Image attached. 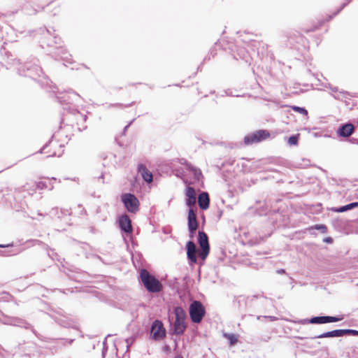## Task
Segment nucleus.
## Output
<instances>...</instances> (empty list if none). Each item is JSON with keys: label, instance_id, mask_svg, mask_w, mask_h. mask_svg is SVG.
<instances>
[{"label": "nucleus", "instance_id": "34", "mask_svg": "<svg viewBox=\"0 0 358 358\" xmlns=\"http://www.w3.org/2000/svg\"><path fill=\"white\" fill-rule=\"evenodd\" d=\"M47 147H48L47 145L43 147V148L41 150V152L46 153L47 152L45 151V149L47 148Z\"/></svg>", "mask_w": 358, "mask_h": 358}, {"label": "nucleus", "instance_id": "4", "mask_svg": "<svg viewBox=\"0 0 358 358\" xmlns=\"http://www.w3.org/2000/svg\"><path fill=\"white\" fill-rule=\"evenodd\" d=\"M150 331L152 339L155 341L162 339L166 336V330L163 326V324L158 320H156L153 322Z\"/></svg>", "mask_w": 358, "mask_h": 358}, {"label": "nucleus", "instance_id": "1", "mask_svg": "<svg viewBox=\"0 0 358 358\" xmlns=\"http://www.w3.org/2000/svg\"><path fill=\"white\" fill-rule=\"evenodd\" d=\"M141 280L148 289L150 292H158L162 290V285L160 282L154 276L151 275L145 269H142L140 272Z\"/></svg>", "mask_w": 358, "mask_h": 358}, {"label": "nucleus", "instance_id": "23", "mask_svg": "<svg viewBox=\"0 0 358 358\" xmlns=\"http://www.w3.org/2000/svg\"><path fill=\"white\" fill-rule=\"evenodd\" d=\"M210 251V248H201V250L199 252V257L204 260L208 256Z\"/></svg>", "mask_w": 358, "mask_h": 358}, {"label": "nucleus", "instance_id": "6", "mask_svg": "<svg viewBox=\"0 0 358 358\" xmlns=\"http://www.w3.org/2000/svg\"><path fill=\"white\" fill-rule=\"evenodd\" d=\"M188 229L191 236L195 233L198 227V222L196 220V215L194 208H189L188 211Z\"/></svg>", "mask_w": 358, "mask_h": 358}, {"label": "nucleus", "instance_id": "35", "mask_svg": "<svg viewBox=\"0 0 358 358\" xmlns=\"http://www.w3.org/2000/svg\"><path fill=\"white\" fill-rule=\"evenodd\" d=\"M8 246H9V245H0V248H6V247H8Z\"/></svg>", "mask_w": 358, "mask_h": 358}, {"label": "nucleus", "instance_id": "14", "mask_svg": "<svg viewBox=\"0 0 358 358\" xmlns=\"http://www.w3.org/2000/svg\"><path fill=\"white\" fill-rule=\"evenodd\" d=\"M186 327L185 320H176L173 324V333L177 335H182Z\"/></svg>", "mask_w": 358, "mask_h": 358}, {"label": "nucleus", "instance_id": "28", "mask_svg": "<svg viewBox=\"0 0 358 358\" xmlns=\"http://www.w3.org/2000/svg\"><path fill=\"white\" fill-rule=\"evenodd\" d=\"M67 94L70 95L69 98L71 99V101H76V99L80 97L78 94L75 93L72 90L68 91Z\"/></svg>", "mask_w": 358, "mask_h": 358}, {"label": "nucleus", "instance_id": "7", "mask_svg": "<svg viewBox=\"0 0 358 358\" xmlns=\"http://www.w3.org/2000/svg\"><path fill=\"white\" fill-rule=\"evenodd\" d=\"M186 205L189 208H194L196 202V192L192 187H187L185 191Z\"/></svg>", "mask_w": 358, "mask_h": 358}, {"label": "nucleus", "instance_id": "16", "mask_svg": "<svg viewBox=\"0 0 358 358\" xmlns=\"http://www.w3.org/2000/svg\"><path fill=\"white\" fill-rule=\"evenodd\" d=\"M198 242L201 248H210L208 236L203 231H199Z\"/></svg>", "mask_w": 358, "mask_h": 358}, {"label": "nucleus", "instance_id": "20", "mask_svg": "<svg viewBox=\"0 0 358 358\" xmlns=\"http://www.w3.org/2000/svg\"><path fill=\"white\" fill-rule=\"evenodd\" d=\"M351 209H352L351 204L349 203L345 206H341L339 208H335L333 209V211L337 212V213H343V212H345V211L351 210Z\"/></svg>", "mask_w": 358, "mask_h": 358}, {"label": "nucleus", "instance_id": "3", "mask_svg": "<svg viewBox=\"0 0 358 358\" xmlns=\"http://www.w3.org/2000/svg\"><path fill=\"white\" fill-rule=\"evenodd\" d=\"M122 201L127 210L132 213H136L139 209V201L132 194L127 193L122 195Z\"/></svg>", "mask_w": 358, "mask_h": 358}, {"label": "nucleus", "instance_id": "31", "mask_svg": "<svg viewBox=\"0 0 358 358\" xmlns=\"http://www.w3.org/2000/svg\"><path fill=\"white\" fill-rule=\"evenodd\" d=\"M126 343H127V349L129 348L130 345H131L132 343V340L131 338H127L126 339Z\"/></svg>", "mask_w": 358, "mask_h": 358}, {"label": "nucleus", "instance_id": "5", "mask_svg": "<svg viewBox=\"0 0 358 358\" xmlns=\"http://www.w3.org/2000/svg\"><path fill=\"white\" fill-rule=\"evenodd\" d=\"M268 136L269 133L268 131L265 130H259L246 136L244 138V142L246 145L258 143L266 139Z\"/></svg>", "mask_w": 358, "mask_h": 358}, {"label": "nucleus", "instance_id": "13", "mask_svg": "<svg viewBox=\"0 0 358 358\" xmlns=\"http://www.w3.org/2000/svg\"><path fill=\"white\" fill-rule=\"evenodd\" d=\"M199 206L201 209L206 210L209 207L210 199L207 192H201L198 197Z\"/></svg>", "mask_w": 358, "mask_h": 358}, {"label": "nucleus", "instance_id": "22", "mask_svg": "<svg viewBox=\"0 0 358 358\" xmlns=\"http://www.w3.org/2000/svg\"><path fill=\"white\" fill-rule=\"evenodd\" d=\"M35 185H36V188L38 189H46V188L52 189V187H48V185L45 181H39V182H36Z\"/></svg>", "mask_w": 358, "mask_h": 358}, {"label": "nucleus", "instance_id": "15", "mask_svg": "<svg viewBox=\"0 0 358 358\" xmlns=\"http://www.w3.org/2000/svg\"><path fill=\"white\" fill-rule=\"evenodd\" d=\"M343 336V329H336L331 331L325 332L320 334L315 338H331V337H341Z\"/></svg>", "mask_w": 358, "mask_h": 358}, {"label": "nucleus", "instance_id": "36", "mask_svg": "<svg viewBox=\"0 0 358 358\" xmlns=\"http://www.w3.org/2000/svg\"><path fill=\"white\" fill-rule=\"evenodd\" d=\"M55 155H56V154L54 152V153H52V154H51V155H49L48 156H49V157H50V156L53 157V156H55Z\"/></svg>", "mask_w": 358, "mask_h": 358}, {"label": "nucleus", "instance_id": "11", "mask_svg": "<svg viewBox=\"0 0 358 358\" xmlns=\"http://www.w3.org/2000/svg\"><path fill=\"white\" fill-rule=\"evenodd\" d=\"M180 164L186 166L187 170L189 171L194 175V179L199 180L202 177L201 171L199 169L194 167L191 164L188 163L185 159H182L180 160Z\"/></svg>", "mask_w": 358, "mask_h": 358}, {"label": "nucleus", "instance_id": "39", "mask_svg": "<svg viewBox=\"0 0 358 358\" xmlns=\"http://www.w3.org/2000/svg\"><path fill=\"white\" fill-rule=\"evenodd\" d=\"M25 76H31V73L25 74Z\"/></svg>", "mask_w": 358, "mask_h": 358}, {"label": "nucleus", "instance_id": "12", "mask_svg": "<svg viewBox=\"0 0 358 358\" xmlns=\"http://www.w3.org/2000/svg\"><path fill=\"white\" fill-rule=\"evenodd\" d=\"M138 171L145 182L148 183L152 182V174L144 165L140 164L138 167Z\"/></svg>", "mask_w": 358, "mask_h": 358}, {"label": "nucleus", "instance_id": "24", "mask_svg": "<svg viewBox=\"0 0 358 358\" xmlns=\"http://www.w3.org/2000/svg\"><path fill=\"white\" fill-rule=\"evenodd\" d=\"M292 109L294 111L299 112L301 114L303 115H307L308 112L304 108L299 107V106H292Z\"/></svg>", "mask_w": 358, "mask_h": 358}, {"label": "nucleus", "instance_id": "33", "mask_svg": "<svg viewBox=\"0 0 358 358\" xmlns=\"http://www.w3.org/2000/svg\"><path fill=\"white\" fill-rule=\"evenodd\" d=\"M324 241L327 242V243H331L332 242V239H331V238L329 237V238H325Z\"/></svg>", "mask_w": 358, "mask_h": 358}, {"label": "nucleus", "instance_id": "21", "mask_svg": "<svg viewBox=\"0 0 358 358\" xmlns=\"http://www.w3.org/2000/svg\"><path fill=\"white\" fill-rule=\"evenodd\" d=\"M330 89H331V92L334 93L333 94L334 98L338 99L341 98L340 94L345 95L346 94V92L344 91H338V89L336 87H332Z\"/></svg>", "mask_w": 358, "mask_h": 358}, {"label": "nucleus", "instance_id": "27", "mask_svg": "<svg viewBox=\"0 0 358 358\" xmlns=\"http://www.w3.org/2000/svg\"><path fill=\"white\" fill-rule=\"evenodd\" d=\"M343 336L346 334L358 335V331L354 329H343Z\"/></svg>", "mask_w": 358, "mask_h": 358}, {"label": "nucleus", "instance_id": "37", "mask_svg": "<svg viewBox=\"0 0 358 358\" xmlns=\"http://www.w3.org/2000/svg\"><path fill=\"white\" fill-rule=\"evenodd\" d=\"M284 272H285V271L283 269H281L280 271H278V273H284Z\"/></svg>", "mask_w": 358, "mask_h": 358}, {"label": "nucleus", "instance_id": "38", "mask_svg": "<svg viewBox=\"0 0 358 358\" xmlns=\"http://www.w3.org/2000/svg\"><path fill=\"white\" fill-rule=\"evenodd\" d=\"M345 5H346V4H345V3H344V4L343 5V6L341 8V9L339 10V11H340L341 9H343V8L344 6H345Z\"/></svg>", "mask_w": 358, "mask_h": 358}, {"label": "nucleus", "instance_id": "8", "mask_svg": "<svg viewBox=\"0 0 358 358\" xmlns=\"http://www.w3.org/2000/svg\"><path fill=\"white\" fill-rule=\"evenodd\" d=\"M355 131V127L351 123L342 124L337 130V134L341 137H349Z\"/></svg>", "mask_w": 358, "mask_h": 358}, {"label": "nucleus", "instance_id": "25", "mask_svg": "<svg viewBox=\"0 0 358 358\" xmlns=\"http://www.w3.org/2000/svg\"><path fill=\"white\" fill-rule=\"evenodd\" d=\"M341 319L337 317L326 316V323L336 322L340 321Z\"/></svg>", "mask_w": 358, "mask_h": 358}, {"label": "nucleus", "instance_id": "2", "mask_svg": "<svg viewBox=\"0 0 358 358\" xmlns=\"http://www.w3.org/2000/svg\"><path fill=\"white\" fill-rule=\"evenodd\" d=\"M189 316L193 322L199 323L205 315V309L200 301H194L189 306Z\"/></svg>", "mask_w": 358, "mask_h": 358}, {"label": "nucleus", "instance_id": "40", "mask_svg": "<svg viewBox=\"0 0 358 358\" xmlns=\"http://www.w3.org/2000/svg\"><path fill=\"white\" fill-rule=\"evenodd\" d=\"M175 358H182V357H180V356H177V357H176Z\"/></svg>", "mask_w": 358, "mask_h": 358}, {"label": "nucleus", "instance_id": "17", "mask_svg": "<svg viewBox=\"0 0 358 358\" xmlns=\"http://www.w3.org/2000/svg\"><path fill=\"white\" fill-rule=\"evenodd\" d=\"M308 322L312 323V324H325L326 323V316H318V317H312L310 320H302L299 322V323L305 324Z\"/></svg>", "mask_w": 358, "mask_h": 358}, {"label": "nucleus", "instance_id": "10", "mask_svg": "<svg viewBox=\"0 0 358 358\" xmlns=\"http://www.w3.org/2000/svg\"><path fill=\"white\" fill-rule=\"evenodd\" d=\"M196 247L194 243L189 241L187 243V255L189 261L192 263L196 262Z\"/></svg>", "mask_w": 358, "mask_h": 358}, {"label": "nucleus", "instance_id": "29", "mask_svg": "<svg viewBox=\"0 0 358 358\" xmlns=\"http://www.w3.org/2000/svg\"><path fill=\"white\" fill-rule=\"evenodd\" d=\"M315 229L320 230L322 232L324 233L327 230V227L324 224H317L315 226Z\"/></svg>", "mask_w": 358, "mask_h": 358}, {"label": "nucleus", "instance_id": "9", "mask_svg": "<svg viewBox=\"0 0 358 358\" xmlns=\"http://www.w3.org/2000/svg\"><path fill=\"white\" fill-rule=\"evenodd\" d=\"M120 229L126 233L131 232L132 227L130 219L127 215H122L119 218Z\"/></svg>", "mask_w": 358, "mask_h": 358}, {"label": "nucleus", "instance_id": "18", "mask_svg": "<svg viewBox=\"0 0 358 358\" xmlns=\"http://www.w3.org/2000/svg\"><path fill=\"white\" fill-rule=\"evenodd\" d=\"M174 313H175V316H176V320H185L186 313L182 307H180V306L176 307L174 308Z\"/></svg>", "mask_w": 358, "mask_h": 358}, {"label": "nucleus", "instance_id": "32", "mask_svg": "<svg viewBox=\"0 0 358 358\" xmlns=\"http://www.w3.org/2000/svg\"><path fill=\"white\" fill-rule=\"evenodd\" d=\"M350 204H351L352 208H354L355 207H358V202L350 203Z\"/></svg>", "mask_w": 358, "mask_h": 358}, {"label": "nucleus", "instance_id": "30", "mask_svg": "<svg viewBox=\"0 0 358 358\" xmlns=\"http://www.w3.org/2000/svg\"><path fill=\"white\" fill-rule=\"evenodd\" d=\"M262 317L268 318L271 321H275L277 320V317L275 316H257V319L260 320Z\"/></svg>", "mask_w": 358, "mask_h": 358}, {"label": "nucleus", "instance_id": "19", "mask_svg": "<svg viewBox=\"0 0 358 358\" xmlns=\"http://www.w3.org/2000/svg\"><path fill=\"white\" fill-rule=\"evenodd\" d=\"M224 336L227 338L231 345H234L237 342V337L233 334H224Z\"/></svg>", "mask_w": 358, "mask_h": 358}, {"label": "nucleus", "instance_id": "26", "mask_svg": "<svg viewBox=\"0 0 358 358\" xmlns=\"http://www.w3.org/2000/svg\"><path fill=\"white\" fill-rule=\"evenodd\" d=\"M298 142V137L296 136H292L288 138V143L290 145H296Z\"/></svg>", "mask_w": 358, "mask_h": 358}]
</instances>
